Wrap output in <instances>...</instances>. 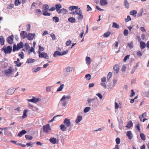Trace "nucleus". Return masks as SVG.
Listing matches in <instances>:
<instances>
[{
    "label": "nucleus",
    "instance_id": "f257e3e1",
    "mask_svg": "<svg viewBox=\"0 0 149 149\" xmlns=\"http://www.w3.org/2000/svg\"><path fill=\"white\" fill-rule=\"evenodd\" d=\"M64 124H62L60 125L61 130L63 131L66 130L67 127H70L71 125V122L69 119L65 118L63 122Z\"/></svg>",
    "mask_w": 149,
    "mask_h": 149
},
{
    "label": "nucleus",
    "instance_id": "f03ea898",
    "mask_svg": "<svg viewBox=\"0 0 149 149\" xmlns=\"http://www.w3.org/2000/svg\"><path fill=\"white\" fill-rule=\"evenodd\" d=\"M101 80V81L100 83V85L104 88H107L108 89H110L114 87V85L111 83H109L107 85V86H106L105 83V82L106 81V78L105 77H103L102 78Z\"/></svg>",
    "mask_w": 149,
    "mask_h": 149
},
{
    "label": "nucleus",
    "instance_id": "7ed1b4c3",
    "mask_svg": "<svg viewBox=\"0 0 149 149\" xmlns=\"http://www.w3.org/2000/svg\"><path fill=\"white\" fill-rule=\"evenodd\" d=\"M1 50L6 54L10 53L12 51V47L10 46H5L2 48Z\"/></svg>",
    "mask_w": 149,
    "mask_h": 149
},
{
    "label": "nucleus",
    "instance_id": "20e7f679",
    "mask_svg": "<svg viewBox=\"0 0 149 149\" xmlns=\"http://www.w3.org/2000/svg\"><path fill=\"white\" fill-rule=\"evenodd\" d=\"M24 47V44L23 42H20L19 43L17 44V47L15 44L13 45V50L14 52L15 51H18L20 49Z\"/></svg>",
    "mask_w": 149,
    "mask_h": 149
},
{
    "label": "nucleus",
    "instance_id": "39448f33",
    "mask_svg": "<svg viewBox=\"0 0 149 149\" xmlns=\"http://www.w3.org/2000/svg\"><path fill=\"white\" fill-rule=\"evenodd\" d=\"M43 131L46 134L49 133L51 131V129L49 124H47L43 126Z\"/></svg>",
    "mask_w": 149,
    "mask_h": 149
},
{
    "label": "nucleus",
    "instance_id": "423d86ee",
    "mask_svg": "<svg viewBox=\"0 0 149 149\" xmlns=\"http://www.w3.org/2000/svg\"><path fill=\"white\" fill-rule=\"evenodd\" d=\"M5 75L6 76H10L12 75L16 72L14 70L12 69L11 67H9V68L5 71Z\"/></svg>",
    "mask_w": 149,
    "mask_h": 149
},
{
    "label": "nucleus",
    "instance_id": "0eeeda50",
    "mask_svg": "<svg viewBox=\"0 0 149 149\" xmlns=\"http://www.w3.org/2000/svg\"><path fill=\"white\" fill-rule=\"evenodd\" d=\"M39 56L40 58H43L47 59L49 58V56L47 54L44 52H39Z\"/></svg>",
    "mask_w": 149,
    "mask_h": 149
},
{
    "label": "nucleus",
    "instance_id": "6e6552de",
    "mask_svg": "<svg viewBox=\"0 0 149 149\" xmlns=\"http://www.w3.org/2000/svg\"><path fill=\"white\" fill-rule=\"evenodd\" d=\"M35 36V33H29L26 36V38L29 40H33Z\"/></svg>",
    "mask_w": 149,
    "mask_h": 149
},
{
    "label": "nucleus",
    "instance_id": "1a4fd4ad",
    "mask_svg": "<svg viewBox=\"0 0 149 149\" xmlns=\"http://www.w3.org/2000/svg\"><path fill=\"white\" fill-rule=\"evenodd\" d=\"M14 39V36L12 35L7 38V41L9 44H11L13 43V40Z\"/></svg>",
    "mask_w": 149,
    "mask_h": 149
},
{
    "label": "nucleus",
    "instance_id": "9d476101",
    "mask_svg": "<svg viewBox=\"0 0 149 149\" xmlns=\"http://www.w3.org/2000/svg\"><path fill=\"white\" fill-rule=\"evenodd\" d=\"M113 69L114 73H118L119 70L118 65L117 64H116L114 65L113 67Z\"/></svg>",
    "mask_w": 149,
    "mask_h": 149
},
{
    "label": "nucleus",
    "instance_id": "9b49d317",
    "mask_svg": "<svg viewBox=\"0 0 149 149\" xmlns=\"http://www.w3.org/2000/svg\"><path fill=\"white\" fill-rule=\"evenodd\" d=\"M28 101L31 102L36 103L39 101V99L38 98H36L34 97H33V98L31 99L28 100Z\"/></svg>",
    "mask_w": 149,
    "mask_h": 149
},
{
    "label": "nucleus",
    "instance_id": "f8f14e48",
    "mask_svg": "<svg viewBox=\"0 0 149 149\" xmlns=\"http://www.w3.org/2000/svg\"><path fill=\"white\" fill-rule=\"evenodd\" d=\"M26 32L24 31H22L20 33V35L21 37L23 39H24L26 37Z\"/></svg>",
    "mask_w": 149,
    "mask_h": 149
},
{
    "label": "nucleus",
    "instance_id": "ddd939ff",
    "mask_svg": "<svg viewBox=\"0 0 149 149\" xmlns=\"http://www.w3.org/2000/svg\"><path fill=\"white\" fill-rule=\"evenodd\" d=\"M126 135L130 139H132V134L131 131H127V132Z\"/></svg>",
    "mask_w": 149,
    "mask_h": 149
},
{
    "label": "nucleus",
    "instance_id": "4468645a",
    "mask_svg": "<svg viewBox=\"0 0 149 149\" xmlns=\"http://www.w3.org/2000/svg\"><path fill=\"white\" fill-rule=\"evenodd\" d=\"M108 2L106 0H100V4L102 6H104L107 4Z\"/></svg>",
    "mask_w": 149,
    "mask_h": 149
},
{
    "label": "nucleus",
    "instance_id": "2eb2a0df",
    "mask_svg": "<svg viewBox=\"0 0 149 149\" xmlns=\"http://www.w3.org/2000/svg\"><path fill=\"white\" fill-rule=\"evenodd\" d=\"M82 117L81 116H79L77 117L75 122L77 124H78L82 120Z\"/></svg>",
    "mask_w": 149,
    "mask_h": 149
},
{
    "label": "nucleus",
    "instance_id": "dca6fc26",
    "mask_svg": "<svg viewBox=\"0 0 149 149\" xmlns=\"http://www.w3.org/2000/svg\"><path fill=\"white\" fill-rule=\"evenodd\" d=\"M26 132L25 130H23L18 133L17 136L19 137H21L23 135L26 133Z\"/></svg>",
    "mask_w": 149,
    "mask_h": 149
},
{
    "label": "nucleus",
    "instance_id": "f3484780",
    "mask_svg": "<svg viewBox=\"0 0 149 149\" xmlns=\"http://www.w3.org/2000/svg\"><path fill=\"white\" fill-rule=\"evenodd\" d=\"M35 61L36 60L35 59L29 58L27 59L26 62L27 63H34Z\"/></svg>",
    "mask_w": 149,
    "mask_h": 149
},
{
    "label": "nucleus",
    "instance_id": "a211bd4d",
    "mask_svg": "<svg viewBox=\"0 0 149 149\" xmlns=\"http://www.w3.org/2000/svg\"><path fill=\"white\" fill-rule=\"evenodd\" d=\"M50 142L54 144L56 142V139L54 137H52L49 140Z\"/></svg>",
    "mask_w": 149,
    "mask_h": 149
},
{
    "label": "nucleus",
    "instance_id": "6ab92c4d",
    "mask_svg": "<svg viewBox=\"0 0 149 149\" xmlns=\"http://www.w3.org/2000/svg\"><path fill=\"white\" fill-rule=\"evenodd\" d=\"M4 39L2 36H0V44L1 45H4Z\"/></svg>",
    "mask_w": 149,
    "mask_h": 149
},
{
    "label": "nucleus",
    "instance_id": "aec40b11",
    "mask_svg": "<svg viewBox=\"0 0 149 149\" xmlns=\"http://www.w3.org/2000/svg\"><path fill=\"white\" fill-rule=\"evenodd\" d=\"M140 48L141 49H144L146 46V44L145 43L142 41H141L140 42Z\"/></svg>",
    "mask_w": 149,
    "mask_h": 149
},
{
    "label": "nucleus",
    "instance_id": "412c9836",
    "mask_svg": "<svg viewBox=\"0 0 149 149\" xmlns=\"http://www.w3.org/2000/svg\"><path fill=\"white\" fill-rule=\"evenodd\" d=\"M57 55L62 56L61 53L59 52V51H56L54 53L53 56L54 57H56Z\"/></svg>",
    "mask_w": 149,
    "mask_h": 149
},
{
    "label": "nucleus",
    "instance_id": "4be33fe9",
    "mask_svg": "<svg viewBox=\"0 0 149 149\" xmlns=\"http://www.w3.org/2000/svg\"><path fill=\"white\" fill-rule=\"evenodd\" d=\"M28 110L27 109H25L24 110L23 112V116H22V119L25 118L27 117V115L26 113Z\"/></svg>",
    "mask_w": 149,
    "mask_h": 149
},
{
    "label": "nucleus",
    "instance_id": "5701e85b",
    "mask_svg": "<svg viewBox=\"0 0 149 149\" xmlns=\"http://www.w3.org/2000/svg\"><path fill=\"white\" fill-rule=\"evenodd\" d=\"M70 98L71 97L70 96H65V95H64L60 100V101H62L63 100H65L66 99H70Z\"/></svg>",
    "mask_w": 149,
    "mask_h": 149
},
{
    "label": "nucleus",
    "instance_id": "b1692460",
    "mask_svg": "<svg viewBox=\"0 0 149 149\" xmlns=\"http://www.w3.org/2000/svg\"><path fill=\"white\" fill-rule=\"evenodd\" d=\"M133 124L132 123V121L131 120H130L127 123V125L126 126V127L129 128H130L133 126Z\"/></svg>",
    "mask_w": 149,
    "mask_h": 149
},
{
    "label": "nucleus",
    "instance_id": "393cba45",
    "mask_svg": "<svg viewBox=\"0 0 149 149\" xmlns=\"http://www.w3.org/2000/svg\"><path fill=\"white\" fill-rule=\"evenodd\" d=\"M65 70L66 72H70L72 71L73 68L69 66L65 68Z\"/></svg>",
    "mask_w": 149,
    "mask_h": 149
},
{
    "label": "nucleus",
    "instance_id": "a878e982",
    "mask_svg": "<svg viewBox=\"0 0 149 149\" xmlns=\"http://www.w3.org/2000/svg\"><path fill=\"white\" fill-rule=\"evenodd\" d=\"M68 20L69 22L72 23H74L76 21L75 18L73 17H69L68 19Z\"/></svg>",
    "mask_w": 149,
    "mask_h": 149
},
{
    "label": "nucleus",
    "instance_id": "bb28decb",
    "mask_svg": "<svg viewBox=\"0 0 149 149\" xmlns=\"http://www.w3.org/2000/svg\"><path fill=\"white\" fill-rule=\"evenodd\" d=\"M77 15H78V16L77 17L78 19H83V16L82 12L79 13V14H77Z\"/></svg>",
    "mask_w": 149,
    "mask_h": 149
},
{
    "label": "nucleus",
    "instance_id": "cd10ccee",
    "mask_svg": "<svg viewBox=\"0 0 149 149\" xmlns=\"http://www.w3.org/2000/svg\"><path fill=\"white\" fill-rule=\"evenodd\" d=\"M86 63H87L89 65L90 64L91 62V60L90 58L88 57H86Z\"/></svg>",
    "mask_w": 149,
    "mask_h": 149
},
{
    "label": "nucleus",
    "instance_id": "c85d7f7f",
    "mask_svg": "<svg viewBox=\"0 0 149 149\" xmlns=\"http://www.w3.org/2000/svg\"><path fill=\"white\" fill-rule=\"evenodd\" d=\"M111 32L110 31H108L106 33H105L103 35L104 37H107L109 36L111 34Z\"/></svg>",
    "mask_w": 149,
    "mask_h": 149
},
{
    "label": "nucleus",
    "instance_id": "c756f323",
    "mask_svg": "<svg viewBox=\"0 0 149 149\" xmlns=\"http://www.w3.org/2000/svg\"><path fill=\"white\" fill-rule=\"evenodd\" d=\"M64 87V84H63L62 85H61V86L58 88L57 90V91L58 92L62 91L63 88Z\"/></svg>",
    "mask_w": 149,
    "mask_h": 149
},
{
    "label": "nucleus",
    "instance_id": "7c9ffc66",
    "mask_svg": "<svg viewBox=\"0 0 149 149\" xmlns=\"http://www.w3.org/2000/svg\"><path fill=\"white\" fill-rule=\"evenodd\" d=\"M56 11L61 8V6L60 4H58L56 5Z\"/></svg>",
    "mask_w": 149,
    "mask_h": 149
},
{
    "label": "nucleus",
    "instance_id": "2f4dec72",
    "mask_svg": "<svg viewBox=\"0 0 149 149\" xmlns=\"http://www.w3.org/2000/svg\"><path fill=\"white\" fill-rule=\"evenodd\" d=\"M124 5L126 8H129V5L127 0H124Z\"/></svg>",
    "mask_w": 149,
    "mask_h": 149
},
{
    "label": "nucleus",
    "instance_id": "473e14b6",
    "mask_svg": "<svg viewBox=\"0 0 149 149\" xmlns=\"http://www.w3.org/2000/svg\"><path fill=\"white\" fill-rule=\"evenodd\" d=\"M140 137L142 140L145 141L146 139V136L145 134L142 133L140 134Z\"/></svg>",
    "mask_w": 149,
    "mask_h": 149
},
{
    "label": "nucleus",
    "instance_id": "72a5a7b5",
    "mask_svg": "<svg viewBox=\"0 0 149 149\" xmlns=\"http://www.w3.org/2000/svg\"><path fill=\"white\" fill-rule=\"evenodd\" d=\"M112 27L116 29H118L119 28V25L115 22H113V23Z\"/></svg>",
    "mask_w": 149,
    "mask_h": 149
},
{
    "label": "nucleus",
    "instance_id": "f704fd0d",
    "mask_svg": "<svg viewBox=\"0 0 149 149\" xmlns=\"http://www.w3.org/2000/svg\"><path fill=\"white\" fill-rule=\"evenodd\" d=\"M78 7L77 6H72L70 7L69 8V9L70 11L76 9L77 8H78Z\"/></svg>",
    "mask_w": 149,
    "mask_h": 149
},
{
    "label": "nucleus",
    "instance_id": "c9c22d12",
    "mask_svg": "<svg viewBox=\"0 0 149 149\" xmlns=\"http://www.w3.org/2000/svg\"><path fill=\"white\" fill-rule=\"evenodd\" d=\"M137 13V11L135 10H133L131 11L130 13V15H132L133 16H136L135 15Z\"/></svg>",
    "mask_w": 149,
    "mask_h": 149
},
{
    "label": "nucleus",
    "instance_id": "e433bc0d",
    "mask_svg": "<svg viewBox=\"0 0 149 149\" xmlns=\"http://www.w3.org/2000/svg\"><path fill=\"white\" fill-rule=\"evenodd\" d=\"M15 90L11 89H9L7 91V93L9 94H12L14 93Z\"/></svg>",
    "mask_w": 149,
    "mask_h": 149
},
{
    "label": "nucleus",
    "instance_id": "4c0bfd02",
    "mask_svg": "<svg viewBox=\"0 0 149 149\" xmlns=\"http://www.w3.org/2000/svg\"><path fill=\"white\" fill-rule=\"evenodd\" d=\"M96 99H97V97H95L93 98L88 99L87 100V101L88 103H90L95 100Z\"/></svg>",
    "mask_w": 149,
    "mask_h": 149
},
{
    "label": "nucleus",
    "instance_id": "58836bf2",
    "mask_svg": "<svg viewBox=\"0 0 149 149\" xmlns=\"http://www.w3.org/2000/svg\"><path fill=\"white\" fill-rule=\"evenodd\" d=\"M38 47L39 49H38V53L39 54V52H41L43 51L44 50V48L43 47H42L41 46L39 45Z\"/></svg>",
    "mask_w": 149,
    "mask_h": 149
},
{
    "label": "nucleus",
    "instance_id": "ea45409f",
    "mask_svg": "<svg viewBox=\"0 0 149 149\" xmlns=\"http://www.w3.org/2000/svg\"><path fill=\"white\" fill-rule=\"evenodd\" d=\"M25 137L27 139L31 140L32 139L33 137L30 135H26L25 136Z\"/></svg>",
    "mask_w": 149,
    "mask_h": 149
},
{
    "label": "nucleus",
    "instance_id": "a19ab883",
    "mask_svg": "<svg viewBox=\"0 0 149 149\" xmlns=\"http://www.w3.org/2000/svg\"><path fill=\"white\" fill-rule=\"evenodd\" d=\"M85 77L87 80H89L91 79V76L90 74H88L85 75Z\"/></svg>",
    "mask_w": 149,
    "mask_h": 149
},
{
    "label": "nucleus",
    "instance_id": "79ce46f5",
    "mask_svg": "<svg viewBox=\"0 0 149 149\" xmlns=\"http://www.w3.org/2000/svg\"><path fill=\"white\" fill-rule=\"evenodd\" d=\"M75 12L76 14L77 15L79 14V13H81V11L80 9L78 7V8H77L76 9V10Z\"/></svg>",
    "mask_w": 149,
    "mask_h": 149
},
{
    "label": "nucleus",
    "instance_id": "37998d69",
    "mask_svg": "<svg viewBox=\"0 0 149 149\" xmlns=\"http://www.w3.org/2000/svg\"><path fill=\"white\" fill-rule=\"evenodd\" d=\"M62 101V106L64 107H65L66 105L68 103V102L65 100H63Z\"/></svg>",
    "mask_w": 149,
    "mask_h": 149
},
{
    "label": "nucleus",
    "instance_id": "c03bdc74",
    "mask_svg": "<svg viewBox=\"0 0 149 149\" xmlns=\"http://www.w3.org/2000/svg\"><path fill=\"white\" fill-rule=\"evenodd\" d=\"M53 21L56 22H58L59 21V19L58 17H53Z\"/></svg>",
    "mask_w": 149,
    "mask_h": 149
},
{
    "label": "nucleus",
    "instance_id": "a18cd8bd",
    "mask_svg": "<svg viewBox=\"0 0 149 149\" xmlns=\"http://www.w3.org/2000/svg\"><path fill=\"white\" fill-rule=\"evenodd\" d=\"M41 68V67H38L37 68H33V71L35 72H37L38 71L40 70Z\"/></svg>",
    "mask_w": 149,
    "mask_h": 149
},
{
    "label": "nucleus",
    "instance_id": "49530a36",
    "mask_svg": "<svg viewBox=\"0 0 149 149\" xmlns=\"http://www.w3.org/2000/svg\"><path fill=\"white\" fill-rule=\"evenodd\" d=\"M49 6L47 4H45L43 6V9L45 10H49Z\"/></svg>",
    "mask_w": 149,
    "mask_h": 149
},
{
    "label": "nucleus",
    "instance_id": "de8ad7c7",
    "mask_svg": "<svg viewBox=\"0 0 149 149\" xmlns=\"http://www.w3.org/2000/svg\"><path fill=\"white\" fill-rule=\"evenodd\" d=\"M21 3V2L19 0H15V4L16 6H18Z\"/></svg>",
    "mask_w": 149,
    "mask_h": 149
},
{
    "label": "nucleus",
    "instance_id": "09e8293b",
    "mask_svg": "<svg viewBox=\"0 0 149 149\" xmlns=\"http://www.w3.org/2000/svg\"><path fill=\"white\" fill-rule=\"evenodd\" d=\"M112 74V72H109L107 76V79L108 80H109L110 78L111 77Z\"/></svg>",
    "mask_w": 149,
    "mask_h": 149
},
{
    "label": "nucleus",
    "instance_id": "8fccbe9b",
    "mask_svg": "<svg viewBox=\"0 0 149 149\" xmlns=\"http://www.w3.org/2000/svg\"><path fill=\"white\" fill-rule=\"evenodd\" d=\"M42 14L43 15H44V16H50L51 15V14L50 13H49L46 11L45 12H43L42 13Z\"/></svg>",
    "mask_w": 149,
    "mask_h": 149
},
{
    "label": "nucleus",
    "instance_id": "3c124183",
    "mask_svg": "<svg viewBox=\"0 0 149 149\" xmlns=\"http://www.w3.org/2000/svg\"><path fill=\"white\" fill-rule=\"evenodd\" d=\"M62 116L61 115H57L56 116H54L51 120H49L48 121V123H50L53 122V121H54V119L56 117H58V116Z\"/></svg>",
    "mask_w": 149,
    "mask_h": 149
},
{
    "label": "nucleus",
    "instance_id": "603ef678",
    "mask_svg": "<svg viewBox=\"0 0 149 149\" xmlns=\"http://www.w3.org/2000/svg\"><path fill=\"white\" fill-rule=\"evenodd\" d=\"M28 52L29 54H31V53H32V52H33L34 53L35 51L34 50V48L33 47H32L31 49L28 50Z\"/></svg>",
    "mask_w": 149,
    "mask_h": 149
},
{
    "label": "nucleus",
    "instance_id": "864d4df0",
    "mask_svg": "<svg viewBox=\"0 0 149 149\" xmlns=\"http://www.w3.org/2000/svg\"><path fill=\"white\" fill-rule=\"evenodd\" d=\"M90 109V108L89 107H86L84 110V113L87 112Z\"/></svg>",
    "mask_w": 149,
    "mask_h": 149
},
{
    "label": "nucleus",
    "instance_id": "5fc2aeb1",
    "mask_svg": "<svg viewBox=\"0 0 149 149\" xmlns=\"http://www.w3.org/2000/svg\"><path fill=\"white\" fill-rule=\"evenodd\" d=\"M123 34L124 36H127L128 34V31L127 29H125L124 30Z\"/></svg>",
    "mask_w": 149,
    "mask_h": 149
},
{
    "label": "nucleus",
    "instance_id": "6e6d98bb",
    "mask_svg": "<svg viewBox=\"0 0 149 149\" xmlns=\"http://www.w3.org/2000/svg\"><path fill=\"white\" fill-rule=\"evenodd\" d=\"M41 13V11L39 9H36L35 10V13H36V15H37L39 13Z\"/></svg>",
    "mask_w": 149,
    "mask_h": 149
},
{
    "label": "nucleus",
    "instance_id": "4d7b16f0",
    "mask_svg": "<svg viewBox=\"0 0 149 149\" xmlns=\"http://www.w3.org/2000/svg\"><path fill=\"white\" fill-rule=\"evenodd\" d=\"M131 20V18L129 15L127 16V18L125 19V21L126 22H128Z\"/></svg>",
    "mask_w": 149,
    "mask_h": 149
},
{
    "label": "nucleus",
    "instance_id": "13d9d810",
    "mask_svg": "<svg viewBox=\"0 0 149 149\" xmlns=\"http://www.w3.org/2000/svg\"><path fill=\"white\" fill-rule=\"evenodd\" d=\"M129 57L130 56L129 55H127V56H125L123 60V61L124 62H125L129 58Z\"/></svg>",
    "mask_w": 149,
    "mask_h": 149
},
{
    "label": "nucleus",
    "instance_id": "bf43d9fd",
    "mask_svg": "<svg viewBox=\"0 0 149 149\" xmlns=\"http://www.w3.org/2000/svg\"><path fill=\"white\" fill-rule=\"evenodd\" d=\"M71 41L69 40L67 41L66 42V45L67 46H68L71 44Z\"/></svg>",
    "mask_w": 149,
    "mask_h": 149
},
{
    "label": "nucleus",
    "instance_id": "052dcab7",
    "mask_svg": "<svg viewBox=\"0 0 149 149\" xmlns=\"http://www.w3.org/2000/svg\"><path fill=\"white\" fill-rule=\"evenodd\" d=\"M116 141L117 144H119L120 143V139L119 138H117L116 139Z\"/></svg>",
    "mask_w": 149,
    "mask_h": 149
},
{
    "label": "nucleus",
    "instance_id": "680f3d73",
    "mask_svg": "<svg viewBox=\"0 0 149 149\" xmlns=\"http://www.w3.org/2000/svg\"><path fill=\"white\" fill-rule=\"evenodd\" d=\"M50 36L52 38L53 40H55L56 39V37L55 35L53 33H52L50 34Z\"/></svg>",
    "mask_w": 149,
    "mask_h": 149
},
{
    "label": "nucleus",
    "instance_id": "e2e57ef3",
    "mask_svg": "<svg viewBox=\"0 0 149 149\" xmlns=\"http://www.w3.org/2000/svg\"><path fill=\"white\" fill-rule=\"evenodd\" d=\"M131 91L132 93H131V94L130 95V97H132L133 96H134V95L135 94V93H134L133 90V89H132L131 90Z\"/></svg>",
    "mask_w": 149,
    "mask_h": 149
},
{
    "label": "nucleus",
    "instance_id": "0e129e2a",
    "mask_svg": "<svg viewBox=\"0 0 149 149\" xmlns=\"http://www.w3.org/2000/svg\"><path fill=\"white\" fill-rule=\"evenodd\" d=\"M96 95L100 99H102V95L99 93H97L96 94Z\"/></svg>",
    "mask_w": 149,
    "mask_h": 149
},
{
    "label": "nucleus",
    "instance_id": "69168bd1",
    "mask_svg": "<svg viewBox=\"0 0 149 149\" xmlns=\"http://www.w3.org/2000/svg\"><path fill=\"white\" fill-rule=\"evenodd\" d=\"M136 128L140 132V125L139 123H138L136 125Z\"/></svg>",
    "mask_w": 149,
    "mask_h": 149
},
{
    "label": "nucleus",
    "instance_id": "338daca9",
    "mask_svg": "<svg viewBox=\"0 0 149 149\" xmlns=\"http://www.w3.org/2000/svg\"><path fill=\"white\" fill-rule=\"evenodd\" d=\"M68 50H66V51H64L62 52L61 53V55H62V56L64 55H65V54H67V53H68Z\"/></svg>",
    "mask_w": 149,
    "mask_h": 149
},
{
    "label": "nucleus",
    "instance_id": "774afa93",
    "mask_svg": "<svg viewBox=\"0 0 149 149\" xmlns=\"http://www.w3.org/2000/svg\"><path fill=\"white\" fill-rule=\"evenodd\" d=\"M115 108L116 109H117L118 108V104L116 102H115Z\"/></svg>",
    "mask_w": 149,
    "mask_h": 149
}]
</instances>
